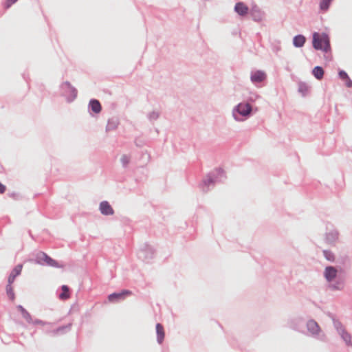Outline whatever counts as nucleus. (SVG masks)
<instances>
[{"label":"nucleus","instance_id":"obj_17","mask_svg":"<svg viewBox=\"0 0 352 352\" xmlns=\"http://www.w3.org/2000/svg\"><path fill=\"white\" fill-rule=\"evenodd\" d=\"M17 309L20 311L22 317L30 324L33 322L32 318L30 315V314L24 309L21 305H18Z\"/></svg>","mask_w":352,"mask_h":352},{"label":"nucleus","instance_id":"obj_10","mask_svg":"<svg viewBox=\"0 0 352 352\" xmlns=\"http://www.w3.org/2000/svg\"><path fill=\"white\" fill-rule=\"evenodd\" d=\"M209 174L214 179L216 184L223 182L226 177L224 170L221 168H217Z\"/></svg>","mask_w":352,"mask_h":352},{"label":"nucleus","instance_id":"obj_18","mask_svg":"<svg viewBox=\"0 0 352 352\" xmlns=\"http://www.w3.org/2000/svg\"><path fill=\"white\" fill-rule=\"evenodd\" d=\"M89 107L96 113H99L101 111L100 103L97 100H91L89 102Z\"/></svg>","mask_w":352,"mask_h":352},{"label":"nucleus","instance_id":"obj_33","mask_svg":"<svg viewBox=\"0 0 352 352\" xmlns=\"http://www.w3.org/2000/svg\"><path fill=\"white\" fill-rule=\"evenodd\" d=\"M32 324H42V325H45L47 324L46 322H44L43 320H33V322H32Z\"/></svg>","mask_w":352,"mask_h":352},{"label":"nucleus","instance_id":"obj_12","mask_svg":"<svg viewBox=\"0 0 352 352\" xmlns=\"http://www.w3.org/2000/svg\"><path fill=\"white\" fill-rule=\"evenodd\" d=\"M119 124H120V120H119L118 118L112 117V118H109L107 121V124L106 126V129H105L106 132L108 133L109 131L116 130V129L118 128Z\"/></svg>","mask_w":352,"mask_h":352},{"label":"nucleus","instance_id":"obj_13","mask_svg":"<svg viewBox=\"0 0 352 352\" xmlns=\"http://www.w3.org/2000/svg\"><path fill=\"white\" fill-rule=\"evenodd\" d=\"M324 275L327 280L330 282L336 278L337 275V270L333 267H327L324 270Z\"/></svg>","mask_w":352,"mask_h":352},{"label":"nucleus","instance_id":"obj_24","mask_svg":"<svg viewBox=\"0 0 352 352\" xmlns=\"http://www.w3.org/2000/svg\"><path fill=\"white\" fill-rule=\"evenodd\" d=\"M131 156L128 154H123L120 157V162L123 168H126L131 162Z\"/></svg>","mask_w":352,"mask_h":352},{"label":"nucleus","instance_id":"obj_31","mask_svg":"<svg viewBox=\"0 0 352 352\" xmlns=\"http://www.w3.org/2000/svg\"><path fill=\"white\" fill-rule=\"evenodd\" d=\"M70 325L67 326V327H59L57 329H56L55 331H53V333L56 335V334H59L60 333L63 332L64 329H65L66 328H69Z\"/></svg>","mask_w":352,"mask_h":352},{"label":"nucleus","instance_id":"obj_22","mask_svg":"<svg viewBox=\"0 0 352 352\" xmlns=\"http://www.w3.org/2000/svg\"><path fill=\"white\" fill-rule=\"evenodd\" d=\"M307 328L308 330L312 333H317L319 331V326L314 320H310L308 322Z\"/></svg>","mask_w":352,"mask_h":352},{"label":"nucleus","instance_id":"obj_2","mask_svg":"<svg viewBox=\"0 0 352 352\" xmlns=\"http://www.w3.org/2000/svg\"><path fill=\"white\" fill-rule=\"evenodd\" d=\"M30 261L41 265H47L57 268H63L64 267L63 264L60 263L56 260L50 257L47 254H45L43 252H39L37 254H36L35 258Z\"/></svg>","mask_w":352,"mask_h":352},{"label":"nucleus","instance_id":"obj_6","mask_svg":"<svg viewBox=\"0 0 352 352\" xmlns=\"http://www.w3.org/2000/svg\"><path fill=\"white\" fill-rule=\"evenodd\" d=\"M250 14L252 19L256 22L262 21L265 16V12L255 4H252L250 8Z\"/></svg>","mask_w":352,"mask_h":352},{"label":"nucleus","instance_id":"obj_9","mask_svg":"<svg viewBox=\"0 0 352 352\" xmlns=\"http://www.w3.org/2000/svg\"><path fill=\"white\" fill-rule=\"evenodd\" d=\"M99 210L103 215H113L114 210L109 203L107 201H102L99 206Z\"/></svg>","mask_w":352,"mask_h":352},{"label":"nucleus","instance_id":"obj_11","mask_svg":"<svg viewBox=\"0 0 352 352\" xmlns=\"http://www.w3.org/2000/svg\"><path fill=\"white\" fill-rule=\"evenodd\" d=\"M234 11L241 16H245L250 13V8L243 2H238L234 6Z\"/></svg>","mask_w":352,"mask_h":352},{"label":"nucleus","instance_id":"obj_3","mask_svg":"<svg viewBox=\"0 0 352 352\" xmlns=\"http://www.w3.org/2000/svg\"><path fill=\"white\" fill-rule=\"evenodd\" d=\"M61 96L65 98L67 102H72L77 97V90L68 81L64 82L60 87Z\"/></svg>","mask_w":352,"mask_h":352},{"label":"nucleus","instance_id":"obj_19","mask_svg":"<svg viewBox=\"0 0 352 352\" xmlns=\"http://www.w3.org/2000/svg\"><path fill=\"white\" fill-rule=\"evenodd\" d=\"M339 333L344 341L346 342V345L352 346L351 336L348 332H346L344 329H340L339 331Z\"/></svg>","mask_w":352,"mask_h":352},{"label":"nucleus","instance_id":"obj_21","mask_svg":"<svg viewBox=\"0 0 352 352\" xmlns=\"http://www.w3.org/2000/svg\"><path fill=\"white\" fill-rule=\"evenodd\" d=\"M340 78L345 82V85L348 87H352V80L349 78L347 74L344 71L339 72Z\"/></svg>","mask_w":352,"mask_h":352},{"label":"nucleus","instance_id":"obj_34","mask_svg":"<svg viewBox=\"0 0 352 352\" xmlns=\"http://www.w3.org/2000/svg\"><path fill=\"white\" fill-rule=\"evenodd\" d=\"M6 190V186L0 183V193H3Z\"/></svg>","mask_w":352,"mask_h":352},{"label":"nucleus","instance_id":"obj_1","mask_svg":"<svg viewBox=\"0 0 352 352\" xmlns=\"http://www.w3.org/2000/svg\"><path fill=\"white\" fill-rule=\"evenodd\" d=\"M252 93L250 94L246 101H242L233 107L231 115L233 120L236 122H243L251 118L256 110L252 107Z\"/></svg>","mask_w":352,"mask_h":352},{"label":"nucleus","instance_id":"obj_26","mask_svg":"<svg viewBox=\"0 0 352 352\" xmlns=\"http://www.w3.org/2000/svg\"><path fill=\"white\" fill-rule=\"evenodd\" d=\"M63 292L60 294L59 298L61 300H66L69 297V287L67 285H63L61 287Z\"/></svg>","mask_w":352,"mask_h":352},{"label":"nucleus","instance_id":"obj_35","mask_svg":"<svg viewBox=\"0 0 352 352\" xmlns=\"http://www.w3.org/2000/svg\"><path fill=\"white\" fill-rule=\"evenodd\" d=\"M259 98L258 95L252 94V102L256 101Z\"/></svg>","mask_w":352,"mask_h":352},{"label":"nucleus","instance_id":"obj_5","mask_svg":"<svg viewBox=\"0 0 352 352\" xmlns=\"http://www.w3.org/2000/svg\"><path fill=\"white\" fill-rule=\"evenodd\" d=\"M155 255L154 248L149 244L144 243L139 249L138 252V258L143 261H149L153 259Z\"/></svg>","mask_w":352,"mask_h":352},{"label":"nucleus","instance_id":"obj_15","mask_svg":"<svg viewBox=\"0 0 352 352\" xmlns=\"http://www.w3.org/2000/svg\"><path fill=\"white\" fill-rule=\"evenodd\" d=\"M131 294V292L129 290H124L120 293H113L109 296V300L111 302H115L120 299H123L126 295Z\"/></svg>","mask_w":352,"mask_h":352},{"label":"nucleus","instance_id":"obj_16","mask_svg":"<svg viewBox=\"0 0 352 352\" xmlns=\"http://www.w3.org/2000/svg\"><path fill=\"white\" fill-rule=\"evenodd\" d=\"M157 340L159 344H162L164 338V331L163 326L157 323L156 324Z\"/></svg>","mask_w":352,"mask_h":352},{"label":"nucleus","instance_id":"obj_25","mask_svg":"<svg viewBox=\"0 0 352 352\" xmlns=\"http://www.w3.org/2000/svg\"><path fill=\"white\" fill-rule=\"evenodd\" d=\"M160 115V112L157 110H153L147 114V118L151 122L157 120Z\"/></svg>","mask_w":352,"mask_h":352},{"label":"nucleus","instance_id":"obj_27","mask_svg":"<svg viewBox=\"0 0 352 352\" xmlns=\"http://www.w3.org/2000/svg\"><path fill=\"white\" fill-rule=\"evenodd\" d=\"M6 294H7L8 298L11 300H14V298H15V295H14V293L13 291V288L12 287V284L8 283V285H6Z\"/></svg>","mask_w":352,"mask_h":352},{"label":"nucleus","instance_id":"obj_23","mask_svg":"<svg viewBox=\"0 0 352 352\" xmlns=\"http://www.w3.org/2000/svg\"><path fill=\"white\" fill-rule=\"evenodd\" d=\"M312 74L318 80H321L324 76V70L321 67L317 66L313 69Z\"/></svg>","mask_w":352,"mask_h":352},{"label":"nucleus","instance_id":"obj_30","mask_svg":"<svg viewBox=\"0 0 352 352\" xmlns=\"http://www.w3.org/2000/svg\"><path fill=\"white\" fill-rule=\"evenodd\" d=\"M324 255L328 261H334L335 256L331 252L324 250Z\"/></svg>","mask_w":352,"mask_h":352},{"label":"nucleus","instance_id":"obj_14","mask_svg":"<svg viewBox=\"0 0 352 352\" xmlns=\"http://www.w3.org/2000/svg\"><path fill=\"white\" fill-rule=\"evenodd\" d=\"M23 265L21 264L17 265L11 272L8 280V283L12 284L15 280V278L19 276L22 270Z\"/></svg>","mask_w":352,"mask_h":352},{"label":"nucleus","instance_id":"obj_29","mask_svg":"<svg viewBox=\"0 0 352 352\" xmlns=\"http://www.w3.org/2000/svg\"><path fill=\"white\" fill-rule=\"evenodd\" d=\"M332 0H322L320 4V8L321 10H327L329 8V6Z\"/></svg>","mask_w":352,"mask_h":352},{"label":"nucleus","instance_id":"obj_20","mask_svg":"<svg viewBox=\"0 0 352 352\" xmlns=\"http://www.w3.org/2000/svg\"><path fill=\"white\" fill-rule=\"evenodd\" d=\"M306 41V38L302 35H297L293 39V44L296 47H300L303 46Z\"/></svg>","mask_w":352,"mask_h":352},{"label":"nucleus","instance_id":"obj_7","mask_svg":"<svg viewBox=\"0 0 352 352\" xmlns=\"http://www.w3.org/2000/svg\"><path fill=\"white\" fill-rule=\"evenodd\" d=\"M266 78V74L263 71L256 70L253 71L250 74L251 82L254 84H257L263 82Z\"/></svg>","mask_w":352,"mask_h":352},{"label":"nucleus","instance_id":"obj_32","mask_svg":"<svg viewBox=\"0 0 352 352\" xmlns=\"http://www.w3.org/2000/svg\"><path fill=\"white\" fill-rule=\"evenodd\" d=\"M17 0H7L5 3V8H9L13 3H14Z\"/></svg>","mask_w":352,"mask_h":352},{"label":"nucleus","instance_id":"obj_8","mask_svg":"<svg viewBox=\"0 0 352 352\" xmlns=\"http://www.w3.org/2000/svg\"><path fill=\"white\" fill-rule=\"evenodd\" d=\"M216 184L214 179L208 173L207 176L203 179L201 187L204 192H208L211 188H213Z\"/></svg>","mask_w":352,"mask_h":352},{"label":"nucleus","instance_id":"obj_28","mask_svg":"<svg viewBox=\"0 0 352 352\" xmlns=\"http://www.w3.org/2000/svg\"><path fill=\"white\" fill-rule=\"evenodd\" d=\"M298 91L302 96H305L309 92V87L305 84H300L298 86Z\"/></svg>","mask_w":352,"mask_h":352},{"label":"nucleus","instance_id":"obj_4","mask_svg":"<svg viewBox=\"0 0 352 352\" xmlns=\"http://www.w3.org/2000/svg\"><path fill=\"white\" fill-rule=\"evenodd\" d=\"M329 45V38L325 34L317 32L313 34V46L316 50L326 51Z\"/></svg>","mask_w":352,"mask_h":352}]
</instances>
